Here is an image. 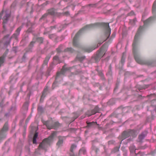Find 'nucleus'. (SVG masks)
I'll return each mask as SVG.
<instances>
[{
	"label": "nucleus",
	"instance_id": "obj_18",
	"mask_svg": "<svg viewBox=\"0 0 156 156\" xmlns=\"http://www.w3.org/2000/svg\"><path fill=\"white\" fill-rule=\"evenodd\" d=\"M152 11L153 14L155 13L156 12V0L154 1L153 3Z\"/></svg>",
	"mask_w": 156,
	"mask_h": 156
},
{
	"label": "nucleus",
	"instance_id": "obj_52",
	"mask_svg": "<svg viewBox=\"0 0 156 156\" xmlns=\"http://www.w3.org/2000/svg\"><path fill=\"white\" fill-rule=\"evenodd\" d=\"M85 117V116H82L81 117V119H82L84 118Z\"/></svg>",
	"mask_w": 156,
	"mask_h": 156
},
{
	"label": "nucleus",
	"instance_id": "obj_34",
	"mask_svg": "<svg viewBox=\"0 0 156 156\" xmlns=\"http://www.w3.org/2000/svg\"><path fill=\"white\" fill-rule=\"evenodd\" d=\"M53 60L58 61L59 60V58L58 56H55L54 57Z\"/></svg>",
	"mask_w": 156,
	"mask_h": 156
},
{
	"label": "nucleus",
	"instance_id": "obj_40",
	"mask_svg": "<svg viewBox=\"0 0 156 156\" xmlns=\"http://www.w3.org/2000/svg\"><path fill=\"white\" fill-rule=\"evenodd\" d=\"M32 116L31 114H30V116L27 118V119L26 120V122H28V121L29 120L30 117Z\"/></svg>",
	"mask_w": 156,
	"mask_h": 156
},
{
	"label": "nucleus",
	"instance_id": "obj_5",
	"mask_svg": "<svg viewBox=\"0 0 156 156\" xmlns=\"http://www.w3.org/2000/svg\"><path fill=\"white\" fill-rule=\"evenodd\" d=\"M56 135L55 132H53L51 135L47 138L44 139L41 143L39 146L40 149H45L48 144H49L52 142L54 137Z\"/></svg>",
	"mask_w": 156,
	"mask_h": 156
},
{
	"label": "nucleus",
	"instance_id": "obj_4",
	"mask_svg": "<svg viewBox=\"0 0 156 156\" xmlns=\"http://www.w3.org/2000/svg\"><path fill=\"white\" fill-rule=\"evenodd\" d=\"M98 26V23H96L87 25L80 30L75 35L73 41V46L78 47L79 46V43L78 41V38L80 34L83 32L94 28Z\"/></svg>",
	"mask_w": 156,
	"mask_h": 156
},
{
	"label": "nucleus",
	"instance_id": "obj_48",
	"mask_svg": "<svg viewBox=\"0 0 156 156\" xmlns=\"http://www.w3.org/2000/svg\"><path fill=\"white\" fill-rule=\"evenodd\" d=\"M133 21H134V23H135L136 21V18H135L133 19Z\"/></svg>",
	"mask_w": 156,
	"mask_h": 156
},
{
	"label": "nucleus",
	"instance_id": "obj_22",
	"mask_svg": "<svg viewBox=\"0 0 156 156\" xmlns=\"http://www.w3.org/2000/svg\"><path fill=\"white\" fill-rule=\"evenodd\" d=\"M28 103L27 102H25L23 105V108L24 110L27 111L28 109Z\"/></svg>",
	"mask_w": 156,
	"mask_h": 156
},
{
	"label": "nucleus",
	"instance_id": "obj_19",
	"mask_svg": "<svg viewBox=\"0 0 156 156\" xmlns=\"http://www.w3.org/2000/svg\"><path fill=\"white\" fill-rule=\"evenodd\" d=\"M85 58V56H80L77 55L76 57V59L80 62H82Z\"/></svg>",
	"mask_w": 156,
	"mask_h": 156
},
{
	"label": "nucleus",
	"instance_id": "obj_53",
	"mask_svg": "<svg viewBox=\"0 0 156 156\" xmlns=\"http://www.w3.org/2000/svg\"><path fill=\"white\" fill-rule=\"evenodd\" d=\"M55 27H56L55 26H53V27H51V29H52V28H55Z\"/></svg>",
	"mask_w": 156,
	"mask_h": 156
},
{
	"label": "nucleus",
	"instance_id": "obj_7",
	"mask_svg": "<svg viewBox=\"0 0 156 156\" xmlns=\"http://www.w3.org/2000/svg\"><path fill=\"white\" fill-rule=\"evenodd\" d=\"M22 28V27H20L17 29L16 30V33L12 35V37L9 39V40L6 41L4 43V45L5 46L7 47L10 44L11 40V38H15L16 39L17 38L18 36L20 34V32Z\"/></svg>",
	"mask_w": 156,
	"mask_h": 156
},
{
	"label": "nucleus",
	"instance_id": "obj_49",
	"mask_svg": "<svg viewBox=\"0 0 156 156\" xmlns=\"http://www.w3.org/2000/svg\"><path fill=\"white\" fill-rule=\"evenodd\" d=\"M115 149L116 150V151H117L119 150V148L117 147L115 148Z\"/></svg>",
	"mask_w": 156,
	"mask_h": 156
},
{
	"label": "nucleus",
	"instance_id": "obj_55",
	"mask_svg": "<svg viewBox=\"0 0 156 156\" xmlns=\"http://www.w3.org/2000/svg\"><path fill=\"white\" fill-rule=\"evenodd\" d=\"M125 133H127L126 132H124L123 133V134H125Z\"/></svg>",
	"mask_w": 156,
	"mask_h": 156
},
{
	"label": "nucleus",
	"instance_id": "obj_1",
	"mask_svg": "<svg viewBox=\"0 0 156 156\" xmlns=\"http://www.w3.org/2000/svg\"><path fill=\"white\" fill-rule=\"evenodd\" d=\"M155 17H150L147 20L144 21V16H142V20L144 21L143 26H140L136 34L133 44V53L134 55L135 60L138 63L140 64H147L150 65H152V63L150 62H145L141 60L140 58L139 53L137 48V45L138 44L140 36L145 27L149 23L154 20Z\"/></svg>",
	"mask_w": 156,
	"mask_h": 156
},
{
	"label": "nucleus",
	"instance_id": "obj_12",
	"mask_svg": "<svg viewBox=\"0 0 156 156\" xmlns=\"http://www.w3.org/2000/svg\"><path fill=\"white\" fill-rule=\"evenodd\" d=\"M10 16V15L8 13L6 12H5L4 16L3 18V23H7Z\"/></svg>",
	"mask_w": 156,
	"mask_h": 156
},
{
	"label": "nucleus",
	"instance_id": "obj_35",
	"mask_svg": "<svg viewBox=\"0 0 156 156\" xmlns=\"http://www.w3.org/2000/svg\"><path fill=\"white\" fill-rule=\"evenodd\" d=\"M79 114L77 113H76L74 117V119L73 120V121H74L79 116Z\"/></svg>",
	"mask_w": 156,
	"mask_h": 156
},
{
	"label": "nucleus",
	"instance_id": "obj_11",
	"mask_svg": "<svg viewBox=\"0 0 156 156\" xmlns=\"http://www.w3.org/2000/svg\"><path fill=\"white\" fill-rule=\"evenodd\" d=\"M43 124L44 125H46L47 128L49 129H52L55 127V126H53L52 122L50 121H45L43 122Z\"/></svg>",
	"mask_w": 156,
	"mask_h": 156
},
{
	"label": "nucleus",
	"instance_id": "obj_59",
	"mask_svg": "<svg viewBox=\"0 0 156 156\" xmlns=\"http://www.w3.org/2000/svg\"><path fill=\"white\" fill-rule=\"evenodd\" d=\"M143 89H145V88H143Z\"/></svg>",
	"mask_w": 156,
	"mask_h": 156
},
{
	"label": "nucleus",
	"instance_id": "obj_8",
	"mask_svg": "<svg viewBox=\"0 0 156 156\" xmlns=\"http://www.w3.org/2000/svg\"><path fill=\"white\" fill-rule=\"evenodd\" d=\"M104 52V51L103 49L102 48H101L100 50L97 52L96 54L92 57L91 60H94L95 62H98L101 58L104 55H103Z\"/></svg>",
	"mask_w": 156,
	"mask_h": 156
},
{
	"label": "nucleus",
	"instance_id": "obj_15",
	"mask_svg": "<svg viewBox=\"0 0 156 156\" xmlns=\"http://www.w3.org/2000/svg\"><path fill=\"white\" fill-rule=\"evenodd\" d=\"M76 146L75 144H73L72 145L70 149L71 152L69 154V156H75L73 152V151L76 148Z\"/></svg>",
	"mask_w": 156,
	"mask_h": 156
},
{
	"label": "nucleus",
	"instance_id": "obj_47",
	"mask_svg": "<svg viewBox=\"0 0 156 156\" xmlns=\"http://www.w3.org/2000/svg\"><path fill=\"white\" fill-rule=\"evenodd\" d=\"M9 35H7L5 36V37L4 38H6V37L9 38Z\"/></svg>",
	"mask_w": 156,
	"mask_h": 156
},
{
	"label": "nucleus",
	"instance_id": "obj_50",
	"mask_svg": "<svg viewBox=\"0 0 156 156\" xmlns=\"http://www.w3.org/2000/svg\"><path fill=\"white\" fill-rule=\"evenodd\" d=\"M89 5L90 6L93 7V6H94V5H92V4H90V5Z\"/></svg>",
	"mask_w": 156,
	"mask_h": 156
},
{
	"label": "nucleus",
	"instance_id": "obj_41",
	"mask_svg": "<svg viewBox=\"0 0 156 156\" xmlns=\"http://www.w3.org/2000/svg\"><path fill=\"white\" fill-rule=\"evenodd\" d=\"M4 14V12L3 11H2L0 13V19H1L2 18V16H3V14Z\"/></svg>",
	"mask_w": 156,
	"mask_h": 156
},
{
	"label": "nucleus",
	"instance_id": "obj_24",
	"mask_svg": "<svg viewBox=\"0 0 156 156\" xmlns=\"http://www.w3.org/2000/svg\"><path fill=\"white\" fill-rule=\"evenodd\" d=\"M63 46L62 45H60L58 48L57 49V51L58 52H60L63 51Z\"/></svg>",
	"mask_w": 156,
	"mask_h": 156
},
{
	"label": "nucleus",
	"instance_id": "obj_10",
	"mask_svg": "<svg viewBox=\"0 0 156 156\" xmlns=\"http://www.w3.org/2000/svg\"><path fill=\"white\" fill-rule=\"evenodd\" d=\"M55 14V10L52 9H49L48 10V12L47 13H46L44 14L41 17V19H43L44 18L46 17L48 14H50L51 15H54Z\"/></svg>",
	"mask_w": 156,
	"mask_h": 156
},
{
	"label": "nucleus",
	"instance_id": "obj_31",
	"mask_svg": "<svg viewBox=\"0 0 156 156\" xmlns=\"http://www.w3.org/2000/svg\"><path fill=\"white\" fill-rule=\"evenodd\" d=\"M8 51H9V49H6V51L4 52V53L3 54L2 56L5 58L7 54H8Z\"/></svg>",
	"mask_w": 156,
	"mask_h": 156
},
{
	"label": "nucleus",
	"instance_id": "obj_6",
	"mask_svg": "<svg viewBox=\"0 0 156 156\" xmlns=\"http://www.w3.org/2000/svg\"><path fill=\"white\" fill-rule=\"evenodd\" d=\"M8 125L6 122L4 124L3 127L0 131V143L6 138V132L8 131Z\"/></svg>",
	"mask_w": 156,
	"mask_h": 156
},
{
	"label": "nucleus",
	"instance_id": "obj_17",
	"mask_svg": "<svg viewBox=\"0 0 156 156\" xmlns=\"http://www.w3.org/2000/svg\"><path fill=\"white\" fill-rule=\"evenodd\" d=\"M129 133L133 137H135L137 135L136 132L133 130H131Z\"/></svg>",
	"mask_w": 156,
	"mask_h": 156
},
{
	"label": "nucleus",
	"instance_id": "obj_26",
	"mask_svg": "<svg viewBox=\"0 0 156 156\" xmlns=\"http://www.w3.org/2000/svg\"><path fill=\"white\" fill-rule=\"evenodd\" d=\"M53 68L52 66L51 65L50 67L48 68L47 73V76H49L50 75V72L51 71L52 69Z\"/></svg>",
	"mask_w": 156,
	"mask_h": 156
},
{
	"label": "nucleus",
	"instance_id": "obj_57",
	"mask_svg": "<svg viewBox=\"0 0 156 156\" xmlns=\"http://www.w3.org/2000/svg\"><path fill=\"white\" fill-rule=\"evenodd\" d=\"M2 119H0V122L1 121H2Z\"/></svg>",
	"mask_w": 156,
	"mask_h": 156
},
{
	"label": "nucleus",
	"instance_id": "obj_28",
	"mask_svg": "<svg viewBox=\"0 0 156 156\" xmlns=\"http://www.w3.org/2000/svg\"><path fill=\"white\" fill-rule=\"evenodd\" d=\"M86 152V150L84 148H82L79 151V153L80 154L82 153L83 154H85Z\"/></svg>",
	"mask_w": 156,
	"mask_h": 156
},
{
	"label": "nucleus",
	"instance_id": "obj_45",
	"mask_svg": "<svg viewBox=\"0 0 156 156\" xmlns=\"http://www.w3.org/2000/svg\"><path fill=\"white\" fill-rule=\"evenodd\" d=\"M134 12L133 11H132L129 14L130 15H133L134 14Z\"/></svg>",
	"mask_w": 156,
	"mask_h": 156
},
{
	"label": "nucleus",
	"instance_id": "obj_20",
	"mask_svg": "<svg viewBox=\"0 0 156 156\" xmlns=\"http://www.w3.org/2000/svg\"><path fill=\"white\" fill-rule=\"evenodd\" d=\"M130 151L131 153L135 152V147L133 145H131L129 147Z\"/></svg>",
	"mask_w": 156,
	"mask_h": 156
},
{
	"label": "nucleus",
	"instance_id": "obj_39",
	"mask_svg": "<svg viewBox=\"0 0 156 156\" xmlns=\"http://www.w3.org/2000/svg\"><path fill=\"white\" fill-rule=\"evenodd\" d=\"M36 139L37 138H33V143L34 144H36L37 143Z\"/></svg>",
	"mask_w": 156,
	"mask_h": 156
},
{
	"label": "nucleus",
	"instance_id": "obj_27",
	"mask_svg": "<svg viewBox=\"0 0 156 156\" xmlns=\"http://www.w3.org/2000/svg\"><path fill=\"white\" fill-rule=\"evenodd\" d=\"M53 126H55L54 128H53L56 129L59 126V123L58 122H55L54 124H53Z\"/></svg>",
	"mask_w": 156,
	"mask_h": 156
},
{
	"label": "nucleus",
	"instance_id": "obj_9",
	"mask_svg": "<svg viewBox=\"0 0 156 156\" xmlns=\"http://www.w3.org/2000/svg\"><path fill=\"white\" fill-rule=\"evenodd\" d=\"M99 109L98 107L96 106L94 109L91 112L88 111L86 113V115H87L88 117H89L92 115L95 114L97 112H99Z\"/></svg>",
	"mask_w": 156,
	"mask_h": 156
},
{
	"label": "nucleus",
	"instance_id": "obj_2",
	"mask_svg": "<svg viewBox=\"0 0 156 156\" xmlns=\"http://www.w3.org/2000/svg\"><path fill=\"white\" fill-rule=\"evenodd\" d=\"M80 67V66H73L72 67H66L65 66L63 67L60 72H58L57 74V76L55 78V81L53 83L52 85V87L54 88L55 87V85L57 83V80L59 77H60L61 74L64 75L65 74V73L67 71H73L71 73V75L69 77L73 75L74 74H77L80 72V71L77 70V68H78Z\"/></svg>",
	"mask_w": 156,
	"mask_h": 156
},
{
	"label": "nucleus",
	"instance_id": "obj_58",
	"mask_svg": "<svg viewBox=\"0 0 156 156\" xmlns=\"http://www.w3.org/2000/svg\"><path fill=\"white\" fill-rule=\"evenodd\" d=\"M113 36V34H112V36Z\"/></svg>",
	"mask_w": 156,
	"mask_h": 156
},
{
	"label": "nucleus",
	"instance_id": "obj_13",
	"mask_svg": "<svg viewBox=\"0 0 156 156\" xmlns=\"http://www.w3.org/2000/svg\"><path fill=\"white\" fill-rule=\"evenodd\" d=\"M48 87L46 86L44 88L43 93H42V95L41 97V98L40 100V101L41 102H42L43 101L44 98L45 96V95L46 94V93L48 90Z\"/></svg>",
	"mask_w": 156,
	"mask_h": 156
},
{
	"label": "nucleus",
	"instance_id": "obj_30",
	"mask_svg": "<svg viewBox=\"0 0 156 156\" xmlns=\"http://www.w3.org/2000/svg\"><path fill=\"white\" fill-rule=\"evenodd\" d=\"M37 40L40 43H41L43 42V39L42 37H38L37 38Z\"/></svg>",
	"mask_w": 156,
	"mask_h": 156
},
{
	"label": "nucleus",
	"instance_id": "obj_44",
	"mask_svg": "<svg viewBox=\"0 0 156 156\" xmlns=\"http://www.w3.org/2000/svg\"><path fill=\"white\" fill-rule=\"evenodd\" d=\"M27 32H31V28H29V29L27 30Z\"/></svg>",
	"mask_w": 156,
	"mask_h": 156
},
{
	"label": "nucleus",
	"instance_id": "obj_56",
	"mask_svg": "<svg viewBox=\"0 0 156 156\" xmlns=\"http://www.w3.org/2000/svg\"><path fill=\"white\" fill-rule=\"evenodd\" d=\"M101 48H102L103 49H104V52L103 53H104V54H105V50H104V48L103 47H102Z\"/></svg>",
	"mask_w": 156,
	"mask_h": 156
},
{
	"label": "nucleus",
	"instance_id": "obj_14",
	"mask_svg": "<svg viewBox=\"0 0 156 156\" xmlns=\"http://www.w3.org/2000/svg\"><path fill=\"white\" fill-rule=\"evenodd\" d=\"M147 133V131H145L139 136V139L140 141L144 139Z\"/></svg>",
	"mask_w": 156,
	"mask_h": 156
},
{
	"label": "nucleus",
	"instance_id": "obj_16",
	"mask_svg": "<svg viewBox=\"0 0 156 156\" xmlns=\"http://www.w3.org/2000/svg\"><path fill=\"white\" fill-rule=\"evenodd\" d=\"M58 141L57 143V145L58 146H62L63 143V138L62 136H59L58 137Z\"/></svg>",
	"mask_w": 156,
	"mask_h": 156
},
{
	"label": "nucleus",
	"instance_id": "obj_29",
	"mask_svg": "<svg viewBox=\"0 0 156 156\" xmlns=\"http://www.w3.org/2000/svg\"><path fill=\"white\" fill-rule=\"evenodd\" d=\"M95 124V123L94 122L87 123V125L88 127H91Z\"/></svg>",
	"mask_w": 156,
	"mask_h": 156
},
{
	"label": "nucleus",
	"instance_id": "obj_32",
	"mask_svg": "<svg viewBox=\"0 0 156 156\" xmlns=\"http://www.w3.org/2000/svg\"><path fill=\"white\" fill-rule=\"evenodd\" d=\"M49 37L51 39L55 38L56 37V35L55 34H52L49 35Z\"/></svg>",
	"mask_w": 156,
	"mask_h": 156
},
{
	"label": "nucleus",
	"instance_id": "obj_43",
	"mask_svg": "<svg viewBox=\"0 0 156 156\" xmlns=\"http://www.w3.org/2000/svg\"><path fill=\"white\" fill-rule=\"evenodd\" d=\"M9 115H10L9 112L6 113L5 115V116L7 117H9Z\"/></svg>",
	"mask_w": 156,
	"mask_h": 156
},
{
	"label": "nucleus",
	"instance_id": "obj_37",
	"mask_svg": "<svg viewBox=\"0 0 156 156\" xmlns=\"http://www.w3.org/2000/svg\"><path fill=\"white\" fill-rule=\"evenodd\" d=\"M38 136V133L36 132L34 135L33 138H37Z\"/></svg>",
	"mask_w": 156,
	"mask_h": 156
},
{
	"label": "nucleus",
	"instance_id": "obj_54",
	"mask_svg": "<svg viewBox=\"0 0 156 156\" xmlns=\"http://www.w3.org/2000/svg\"><path fill=\"white\" fill-rule=\"evenodd\" d=\"M15 48H13V50L14 51H15V52H16V51H15Z\"/></svg>",
	"mask_w": 156,
	"mask_h": 156
},
{
	"label": "nucleus",
	"instance_id": "obj_33",
	"mask_svg": "<svg viewBox=\"0 0 156 156\" xmlns=\"http://www.w3.org/2000/svg\"><path fill=\"white\" fill-rule=\"evenodd\" d=\"M43 108L41 106H39L38 108V110L40 112H42L43 111Z\"/></svg>",
	"mask_w": 156,
	"mask_h": 156
},
{
	"label": "nucleus",
	"instance_id": "obj_42",
	"mask_svg": "<svg viewBox=\"0 0 156 156\" xmlns=\"http://www.w3.org/2000/svg\"><path fill=\"white\" fill-rule=\"evenodd\" d=\"M64 14L67 16H68L69 15V14L68 12H66L64 13Z\"/></svg>",
	"mask_w": 156,
	"mask_h": 156
},
{
	"label": "nucleus",
	"instance_id": "obj_46",
	"mask_svg": "<svg viewBox=\"0 0 156 156\" xmlns=\"http://www.w3.org/2000/svg\"><path fill=\"white\" fill-rule=\"evenodd\" d=\"M47 4H48V2H46V3H44L42 5V6H45V5H46Z\"/></svg>",
	"mask_w": 156,
	"mask_h": 156
},
{
	"label": "nucleus",
	"instance_id": "obj_38",
	"mask_svg": "<svg viewBox=\"0 0 156 156\" xmlns=\"http://www.w3.org/2000/svg\"><path fill=\"white\" fill-rule=\"evenodd\" d=\"M125 62V58H124L123 56H122L121 58V62L122 64Z\"/></svg>",
	"mask_w": 156,
	"mask_h": 156
},
{
	"label": "nucleus",
	"instance_id": "obj_23",
	"mask_svg": "<svg viewBox=\"0 0 156 156\" xmlns=\"http://www.w3.org/2000/svg\"><path fill=\"white\" fill-rule=\"evenodd\" d=\"M50 58V56H47L45 58V59L44 60V64L45 65H47L48 64V62Z\"/></svg>",
	"mask_w": 156,
	"mask_h": 156
},
{
	"label": "nucleus",
	"instance_id": "obj_21",
	"mask_svg": "<svg viewBox=\"0 0 156 156\" xmlns=\"http://www.w3.org/2000/svg\"><path fill=\"white\" fill-rule=\"evenodd\" d=\"M64 51L68 53H72L73 52L74 50L71 48H68L64 50Z\"/></svg>",
	"mask_w": 156,
	"mask_h": 156
},
{
	"label": "nucleus",
	"instance_id": "obj_3",
	"mask_svg": "<svg viewBox=\"0 0 156 156\" xmlns=\"http://www.w3.org/2000/svg\"><path fill=\"white\" fill-rule=\"evenodd\" d=\"M102 26L105 27V36L106 37V39H105L104 41H98L97 47L94 46L93 47H87L83 48V49L84 51L88 52H90L92 51L93 50L98 47L104 41H105L109 38L111 32V30L109 27V23H102Z\"/></svg>",
	"mask_w": 156,
	"mask_h": 156
},
{
	"label": "nucleus",
	"instance_id": "obj_51",
	"mask_svg": "<svg viewBox=\"0 0 156 156\" xmlns=\"http://www.w3.org/2000/svg\"><path fill=\"white\" fill-rule=\"evenodd\" d=\"M2 104H3L2 103H0V106L1 107H2Z\"/></svg>",
	"mask_w": 156,
	"mask_h": 156
},
{
	"label": "nucleus",
	"instance_id": "obj_36",
	"mask_svg": "<svg viewBox=\"0 0 156 156\" xmlns=\"http://www.w3.org/2000/svg\"><path fill=\"white\" fill-rule=\"evenodd\" d=\"M34 43H35V41H31L29 47L30 48L32 47L33 46V44H34Z\"/></svg>",
	"mask_w": 156,
	"mask_h": 156
},
{
	"label": "nucleus",
	"instance_id": "obj_25",
	"mask_svg": "<svg viewBox=\"0 0 156 156\" xmlns=\"http://www.w3.org/2000/svg\"><path fill=\"white\" fill-rule=\"evenodd\" d=\"M5 57L2 56L0 57V67L1 66L2 64L4 62Z\"/></svg>",
	"mask_w": 156,
	"mask_h": 156
}]
</instances>
